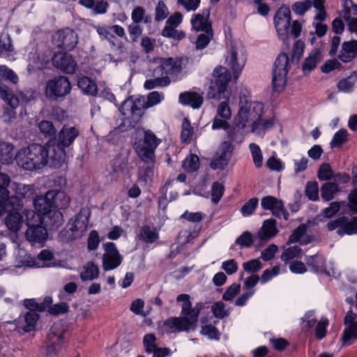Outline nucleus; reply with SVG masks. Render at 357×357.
Here are the masks:
<instances>
[{"label": "nucleus", "mask_w": 357, "mask_h": 357, "mask_svg": "<svg viewBox=\"0 0 357 357\" xmlns=\"http://www.w3.org/2000/svg\"><path fill=\"white\" fill-rule=\"evenodd\" d=\"M17 165L22 169L35 172L43 169L47 164L53 167H59L66 162V153L59 147H51V143L45 146L32 144L20 149L15 158Z\"/></svg>", "instance_id": "nucleus-1"}, {"label": "nucleus", "mask_w": 357, "mask_h": 357, "mask_svg": "<svg viewBox=\"0 0 357 357\" xmlns=\"http://www.w3.org/2000/svg\"><path fill=\"white\" fill-rule=\"evenodd\" d=\"M69 202L70 198L64 192L48 190L45 195L33 198L35 211L25 210L24 214L26 218H32L35 222L38 223L42 220H46L52 225L60 224L63 221V215L59 209L66 208Z\"/></svg>", "instance_id": "nucleus-2"}, {"label": "nucleus", "mask_w": 357, "mask_h": 357, "mask_svg": "<svg viewBox=\"0 0 357 357\" xmlns=\"http://www.w3.org/2000/svg\"><path fill=\"white\" fill-rule=\"evenodd\" d=\"M263 113V103L252 101L249 96L241 94L238 109L233 119V127L228 131V137L233 142L241 144L246 135L247 128Z\"/></svg>", "instance_id": "nucleus-3"}, {"label": "nucleus", "mask_w": 357, "mask_h": 357, "mask_svg": "<svg viewBox=\"0 0 357 357\" xmlns=\"http://www.w3.org/2000/svg\"><path fill=\"white\" fill-rule=\"evenodd\" d=\"M176 301L181 303L183 317H170L163 323L167 333L188 331L193 328L204 305L202 303H197L192 307L190 296L187 294H179Z\"/></svg>", "instance_id": "nucleus-4"}, {"label": "nucleus", "mask_w": 357, "mask_h": 357, "mask_svg": "<svg viewBox=\"0 0 357 357\" xmlns=\"http://www.w3.org/2000/svg\"><path fill=\"white\" fill-rule=\"evenodd\" d=\"M342 213L344 215H350L357 213V189L351 192L349 195V202L347 205L342 204ZM338 227L337 233L340 236L344 234L352 235L357 234V218L354 217L350 221H347L344 216L337 218L335 220H331L327 224V228L329 231H333Z\"/></svg>", "instance_id": "nucleus-5"}, {"label": "nucleus", "mask_w": 357, "mask_h": 357, "mask_svg": "<svg viewBox=\"0 0 357 357\" xmlns=\"http://www.w3.org/2000/svg\"><path fill=\"white\" fill-rule=\"evenodd\" d=\"M290 9L284 6H281L274 16V26L280 40L287 41L291 35L296 38L302 31V24L298 20L293 21L291 24Z\"/></svg>", "instance_id": "nucleus-6"}, {"label": "nucleus", "mask_w": 357, "mask_h": 357, "mask_svg": "<svg viewBox=\"0 0 357 357\" xmlns=\"http://www.w3.org/2000/svg\"><path fill=\"white\" fill-rule=\"evenodd\" d=\"M10 81L13 84H16L18 82V77L10 69L5 66H0V96L4 100L12 109H6L1 116V119L5 122H10L15 118V113L13 109L17 107L19 105V100L17 97L14 96L8 88L5 86L3 81Z\"/></svg>", "instance_id": "nucleus-7"}, {"label": "nucleus", "mask_w": 357, "mask_h": 357, "mask_svg": "<svg viewBox=\"0 0 357 357\" xmlns=\"http://www.w3.org/2000/svg\"><path fill=\"white\" fill-rule=\"evenodd\" d=\"M137 134L142 136V139L134 143V148L137 155L145 163L155 164V151L162 142L161 139L150 130H138Z\"/></svg>", "instance_id": "nucleus-8"}, {"label": "nucleus", "mask_w": 357, "mask_h": 357, "mask_svg": "<svg viewBox=\"0 0 357 357\" xmlns=\"http://www.w3.org/2000/svg\"><path fill=\"white\" fill-rule=\"evenodd\" d=\"M155 66L153 70V75L161 77L167 85L171 80H176L181 70V61L173 58H158L155 59Z\"/></svg>", "instance_id": "nucleus-9"}, {"label": "nucleus", "mask_w": 357, "mask_h": 357, "mask_svg": "<svg viewBox=\"0 0 357 357\" xmlns=\"http://www.w3.org/2000/svg\"><path fill=\"white\" fill-rule=\"evenodd\" d=\"M230 78V74L225 67L219 66L215 68L213 70L212 80L207 92L208 98L218 100L222 98L225 96Z\"/></svg>", "instance_id": "nucleus-10"}, {"label": "nucleus", "mask_w": 357, "mask_h": 357, "mask_svg": "<svg viewBox=\"0 0 357 357\" xmlns=\"http://www.w3.org/2000/svg\"><path fill=\"white\" fill-rule=\"evenodd\" d=\"M289 67L288 55L285 53L278 54L272 71V84L275 92L280 93L285 89Z\"/></svg>", "instance_id": "nucleus-11"}, {"label": "nucleus", "mask_w": 357, "mask_h": 357, "mask_svg": "<svg viewBox=\"0 0 357 357\" xmlns=\"http://www.w3.org/2000/svg\"><path fill=\"white\" fill-rule=\"evenodd\" d=\"M89 217V211L86 208H82L75 218L70 219L66 227V235L68 239H77L84 236L87 229Z\"/></svg>", "instance_id": "nucleus-12"}, {"label": "nucleus", "mask_w": 357, "mask_h": 357, "mask_svg": "<svg viewBox=\"0 0 357 357\" xmlns=\"http://www.w3.org/2000/svg\"><path fill=\"white\" fill-rule=\"evenodd\" d=\"M70 91L71 84L69 79L65 76H58L47 82L45 95L48 99L57 100L69 94Z\"/></svg>", "instance_id": "nucleus-13"}, {"label": "nucleus", "mask_w": 357, "mask_h": 357, "mask_svg": "<svg viewBox=\"0 0 357 357\" xmlns=\"http://www.w3.org/2000/svg\"><path fill=\"white\" fill-rule=\"evenodd\" d=\"M10 189L15 192V195L7 197L5 204H7V209L21 210L23 203L22 199L26 196L33 195L34 187L33 185H24L15 182L10 184Z\"/></svg>", "instance_id": "nucleus-14"}, {"label": "nucleus", "mask_w": 357, "mask_h": 357, "mask_svg": "<svg viewBox=\"0 0 357 357\" xmlns=\"http://www.w3.org/2000/svg\"><path fill=\"white\" fill-rule=\"evenodd\" d=\"M231 116L232 112L229 100L222 101L217 106L216 116L212 121L211 129L213 130L222 129L228 134V131L232 128L229 122Z\"/></svg>", "instance_id": "nucleus-15"}, {"label": "nucleus", "mask_w": 357, "mask_h": 357, "mask_svg": "<svg viewBox=\"0 0 357 357\" xmlns=\"http://www.w3.org/2000/svg\"><path fill=\"white\" fill-rule=\"evenodd\" d=\"M245 62L246 56L244 49L240 45L232 46L227 54L226 63L235 77L241 73Z\"/></svg>", "instance_id": "nucleus-16"}, {"label": "nucleus", "mask_w": 357, "mask_h": 357, "mask_svg": "<svg viewBox=\"0 0 357 357\" xmlns=\"http://www.w3.org/2000/svg\"><path fill=\"white\" fill-rule=\"evenodd\" d=\"M25 221L28 226V229L26 232V239L33 243H43L47 238V229L43 226V223L49 224L50 222L46 220H42L40 222H35L32 218L25 217Z\"/></svg>", "instance_id": "nucleus-17"}, {"label": "nucleus", "mask_w": 357, "mask_h": 357, "mask_svg": "<svg viewBox=\"0 0 357 357\" xmlns=\"http://www.w3.org/2000/svg\"><path fill=\"white\" fill-rule=\"evenodd\" d=\"M145 109H147L145 98L134 96L123 101L119 111L124 116L130 114L132 118H138L142 115Z\"/></svg>", "instance_id": "nucleus-18"}, {"label": "nucleus", "mask_w": 357, "mask_h": 357, "mask_svg": "<svg viewBox=\"0 0 357 357\" xmlns=\"http://www.w3.org/2000/svg\"><path fill=\"white\" fill-rule=\"evenodd\" d=\"M52 42L58 48L70 51L77 45L78 37L75 31L66 29L56 32L53 35Z\"/></svg>", "instance_id": "nucleus-19"}, {"label": "nucleus", "mask_w": 357, "mask_h": 357, "mask_svg": "<svg viewBox=\"0 0 357 357\" xmlns=\"http://www.w3.org/2000/svg\"><path fill=\"white\" fill-rule=\"evenodd\" d=\"M79 130L74 126H64L57 135V143L54 140H50L51 147H59L65 153V149L69 147L79 136Z\"/></svg>", "instance_id": "nucleus-20"}, {"label": "nucleus", "mask_w": 357, "mask_h": 357, "mask_svg": "<svg viewBox=\"0 0 357 357\" xmlns=\"http://www.w3.org/2000/svg\"><path fill=\"white\" fill-rule=\"evenodd\" d=\"M105 253L102 256V267L106 271L117 268L121 263L122 257L114 243H107L104 245Z\"/></svg>", "instance_id": "nucleus-21"}, {"label": "nucleus", "mask_w": 357, "mask_h": 357, "mask_svg": "<svg viewBox=\"0 0 357 357\" xmlns=\"http://www.w3.org/2000/svg\"><path fill=\"white\" fill-rule=\"evenodd\" d=\"M60 329H61L60 324H54L51 328L47 343V356L48 357L55 356L61 349L63 331L59 332Z\"/></svg>", "instance_id": "nucleus-22"}, {"label": "nucleus", "mask_w": 357, "mask_h": 357, "mask_svg": "<svg viewBox=\"0 0 357 357\" xmlns=\"http://www.w3.org/2000/svg\"><path fill=\"white\" fill-rule=\"evenodd\" d=\"M232 146L228 142H222L219 146L211 166L213 169H223L230 160L232 153Z\"/></svg>", "instance_id": "nucleus-23"}, {"label": "nucleus", "mask_w": 357, "mask_h": 357, "mask_svg": "<svg viewBox=\"0 0 357 357\" xmlns=\"http://www.w3.org/2000/svg\"><path fill=\"white\" fill-rule=\"evenodd\" d=\"M52 63L56 68L69 74L75 72L77 66L72 56L63 52L54 54L52 58Z\"/></svg>", "instance_id": "nucleus-24"}, {"label": "nucleus", "mask_w": 357, "mask_h": 357, "mask_svg": "<svg viewBox=\"0 0 357 357\" xmlns=\"http://www.w3.org/2000/svg\"><path fill=\"white\" fill-rule=\"evenodd\" d=\"M273 118H263L262 115H259L258 118L250 125L247 128L246 135L248 133H254L257 136H263L266 132L271 129L274 125Z\"/></svg>", "instance_id": "nucleus-25"}, {"label": "nucleus", "mask_w": 357, "mask_h": 357, "mask_svg": "<svg viewBox=\"0 0 357 357\" xmlns=\"http://www.w3.org/2000/svg\"><path fill=\"white\" fill-rule=\"evenodd\" d=\"M2 206L3 208V211L1 215L5 212L8 213V215L4 220L6 226L10 231L14 233L17 232L23 225L22 216L19 213L20 210H14L10 208V210H8L6 208L7 204L5 203L2 204Z\"/></svg>", "instance_id": "nucleus-26"}, {"label": "nucleus", "mask_w": 357, "mask_h": 357, "mask_svg": "<svg viewBox=\"0 0 357 357\" xmlns=\"http://www.w3.org/2000/svg\"><path fill=\"white\" fill-rule=\"evenodd\" d=\"M26 263L30 268H44L55 266L54 255L48 250H42L36 259L33 258V260L29 261Z\"/></svg>", "instance_id": "nucleus-27"}, {"label": "nucleus", "mask_w": 357, "mask_h": 357, "mask_svg": "<svg viewBox=\"0 0 357 357\" xmlns=\"http://www.w3.org/2000/svg\"><path fill=\"white\" fill-rule=\"evenodd\" d=\"M179 102L183 105H190L194 109H198L202 105L204 98L197 92L187 91L180 93Z\"/></svg>", "instance_id": "nucleus-28"}, {"label": "nucleus", "mask_w": 357, "mask_h": 357, "mask_svg": "<svg viewBox=\"0 0 357 357\" xmlns=\"http://www.w3.org/2000/svg\"><path fill=\"white\" fill-rule=\"evenodd\" d=\"M357 56V41L344 42L338 54V58L343 63H348Z\"/></svg>", "instance_id": "nucleus-29"}, {"label": "nucleus", "mask_w": 357, "mask_h": 357, "mask_svg": "<svg viewBox=\"0 0 357 357\" xmlns=\"http://www.w3.org/2000/svg\"><path fill=\"white\" fill-rule=\"evenodd\" d=\"M278 230L274 220L268 219L264 221L263 225L257 233L261 241H266L277 235Z\"/></svg>", "instance_id": "nucleus-30"}, {"label": "nucleus", "mask_w": 357, "mask_h": 357, "mask_svg": "<svg viewBox=\"0 0 357 357\" xmlns=\"http://www.w3.org/2000/svg\"><path fill=\"white\" fill-rule=\"evenodd\" d=\"M306 264L310 266L312 271L314 272L324 273L328 276H335V273L333 270L332 272L327 271L324 268V259L321 255H313L307 257L305 259Z\"/></svg>", "instance_id": "nucleus-31"}, {"label": "nucleus", "mask_w": 357, "mask_h": 357, "mask_svg": "<svg viewBox=\"0 0 357 357\" xmlns=\"http://www.w3.org/2000/svg\"><path fill=\"white\" fill-rule=\"evenodd\" d=\"M322 56L320 50L315 49L312 50L304 60L302 65V70L305 75L311 73L321 60Z\"/></svg>", "instance_id": "nucleus-32"}, {"label": "nucleus", "mask_w": 357, "mask_h": 357, "mask_svg": "<svg viewBox=\"0 0 357 357\" xmlns=\"http://www.w3.org/2000/svg\"><path fill=\"white\" fill-rule=\"evenodd\" d=\"M209 13H197L191 19V24L192 29L197 31H206L212 30L211 24L208 23Z\"/></svg>", "instance_id": "nucleus-33"}, {"label": "nucleus", "mask_w": 357, "mask_h": 357, "mask_svg": "<svg viewBox=\"0 0 357 357\" xmlns=\"http://www.w3.org/2000/svg\"><path fill=\"white\" fill-rule=\"evenodd\" d=\"M79 3L95 14H104L108 8V3L105 0H79Z\"/></svg>", "instance_id": "nucleus-34"}, {"label": "nucleus", "mask_w": 357, "mask_h": 357, "mask_svg": "<svg viewBox=\"0 0 357 357\" xmlns=\"http://www.w3.org/2000/svg\"><path fill=\"white\" fill-rule=\"evenodd\" d=\"M261 205L263 208L271 210L273 215L280 217L282 202L276 198L267 196L261 199Z\"/></svg>", "instance_id": "nucleus-35"}, {"label": "nucleus", "mask_w": 357, "mask_h": 357, "mask_svg": "<svg viewBox=\"0 0 357 357\" xmlns=\"http://www.w3.org/2000/svg\"><path fill=\"white\" fill-rule=\"evenodd\" d=\"M357 82V70L353 71L348 77L340 80L337 84L339 91L349 93L352 92Z\"/></svg>", "instance_id": "nucleus-36"}, {"label": "nucleus", "mask_w": 357, "mask_h": 357, "mask_svg": "<svg viewBox=\"0 0 357 357\" xmlns=\"http://www.w3.org/2000/svg\"><path fill=\"white\" fill-rule=\"evenodd\" d=\"M39 318L38 312L34 310H29L26 314L19 317L20 321H24L25 324L22 326L25 332H30L35 329L36 324Z\"/></svg>", "instance_id": "nucleus-37"}, {"label": "nucleus", "mask_w": 357, "mask_h": 357, "mask_svg": "<svg viewBox=\"0 0 357 357\" xmlns=\"http://www.w3.org/2000/svg\"><path fill=\"white\" fill-rule=\"evenodd\" d=\"M77 86L86 95L94 96L97 93V85L88 77L83 76L78 79Z\"/></svg>", "instance_id": "nucleus-38"}, {"label": "nucleus", "mask_w": 357, "mask_h": 357, "mask_svg": "<svg viewBox=\"0 0 357 357\" xmlns=\"http://www.w3.org/2000/svg\"><path fill=\"white\" fill-rule=\"evenodd\" d=\"M354 339H357V321L344 328L341 337L342 346L351 344Z\"/></svg>", "instance_id": "nucleus-39"}, {"label": "nucleus", "mask_w": 357, "mask_h": 357, "mask_svg": "<svg viewBox=\"0 0 357 357\" xmlns=\"http://www.w3.org/2000/svg\"><path fill=\"white\" fill-rule=\"evenodd\" d=\"M99 275V268L97 265L93 262L86 263L84 267L83 271L80 273L81 280L84 281L93 280Z\"/></svg>", "instance_id": "nucleus-40"}, {"label": "nucleus", "mask_w": 357, "mask_h": 357, "mask_svg": "<svg viewBox=\"0 0 357 357\" xmlns=\"http://www.w3.org/2000/svg\"><path fill=\"white\" fill-rule=\"evenodd\" d=\"M15 260L17 262V264L15 266V268H30L26 264L27 261L33 260V257L28 255L26 252L21 248L19 245H17V248L15 250Z\"/></svg>", "instance_id": "nucleus-41"}, {"label": "nucleus", "mask_w": 357, "mask_h": 357, "mask_svg": "<svg viewBox=\"0 0 357 357\" xmlns=\"http://www.w3.org/2000/svg\"><path fill=\"white\" fill-rule=\"evenodd\" d=\"M339 190L337 184L332 182L325 183L321 188V198L325 201H330Z\"/></svg>", "instance_id": "nucleus-42"}, {"label": "nucleus", "mask_w": 357, "mask_h": 357, "mask_svg": "<svg viewBox=\"0 0 357 357\" xmlns=\"http://www.w3.org/2000/svg\"><path fill=\"white\" fill-rule=\"evenodd\" d=\"M140 240L145 243H153L158 238V234L154 229H151L149 227H143L140 228L138 234Z\"/></svg>", "instance_id": "nucleus-43"}, {"label": "nucleus", "mask_w": 357, "mask_h": 357, "mask_svg": "<svg viewBox=\"0 0 357 357\" xmlns=\"http://www.w3.org/2000/svg\"><path fill=\"white\" fill-rule=\"evenodd\" d=\"M13 149L11 144L0 143V162L3 164H10L13 162Z\"/></svg>", "instance_id": "nucleus-44"}, {"label": "nucleus", "mask_w": 357, "mask_h": 357, "mask_svg": "<svg viewBox=\"0 0 357 357\" xmlns=\"http://www.w3.org/2000/svg\"><path fill=\"white\" fill-rule=\"evenodd\" d=\"M249 149L252 155L253 162L257 168H259L263 165V155L260 147L255 143L249 144Z\"/></svg>", "instance_id": "nucleus-45"}, {"label": "nucleus", "mask_w": 357, "mask_h": 357, "mask_svg": "<svg viewBox=\"0 0 357 357\" xmlns=\"http://www.w3.org/2000/svg\"><path fill=\"white\" fill-rule=\"evenodd\" d=\"M199 167V158L197 155L191 154L183 162V168L188 172L197 171Z\"/></svg>", "instance_id": "nucleus-46"}, {"label": "nucleus", "mask_w": 357, "mask_h": 357, "mask_svg": "<svg viewBox=\"0 0 357 357\" xmlns=\"http://www.w3.org/2000/svg\"><path fill=\"white\" fill-rule=\"evenodd\" d=\"M348 140V132L345 129H340L336 132L330 143L331 148L341 146Z\"/></svg>", "instance_id": "nucleus-47"}, {"label": "nucleus", "mask_w": 357, "mask_h": 357, "mask_svg": "<svg viewBox=\"0 0 357 357\" xmlns=\"http://www.w3.org/2000/svg\"><path fill=\"white\" fill-rule=\"evenodd\" d=\"M148 167L140 169L138 175V181L140 183H148L152 181L153 177L154 164L147 163Z\"/></svg>", "instance_id": "nucleus-48"}, {"label": "nucleus", "mask_w": 357, "mask_h": 357, "mask_svg": "<svg viewBox=\"0 0 357 357\" xmlns=\"http://www.w3.org/2000/svg\"><path fill=\"white\" fill-rule=\"evenodd\" d=\"M312 6V0L296 1L291 6L292 10L298 15H303Z\"/></svg>", "instance_id": "nucleus-49"}, {"label": "nucleus", "mask_w": 357, "mask_h": 357, "mask_svg": "<svg viewBox=\"0 0 357 357\" xmlns=\"http://www.w3.org/2000/svg\"><path fill=\"white\" fill-rule=\"evenodd\" d=\"M211 312L218 319H223L229 314V310L225 308V304L222 301L215 303L211 306Z\"/></svg>", "instance_id": "nucleus-50"}, {"label": "nucleus", "mask_w": 357, "mask_h": 357, "mask_svg": "<svg viewBox=\"0 0 357 357\" xmlns=\"http://www.w3.org/2000/svg\"><path fill=\"white\" fill-rule=\"evenodd\" d=\"M114 171L115 172L129 173L130 167L128 159L123 156H119L114 161Z\"/></svg>", "instance_id": "nucleus-51"}, {"label": "nucleus", "mask_w": 357, "mask_h": 357, "mask_svg": "<svg viewBox=\"0 0 357 357\" xmlns=\"http://www.w3.org/2000/svg\"><path fill=\"white\" fill-rule=\"evenodd\" d=\"M38 128L45 137H51L55 135L56 129L51 121H42L38 124Z\"/></svg>", "instance_id": "nucleus-52"}, {"label": "nucleus", "mask_w": 357, "mask_h": 357, "mask_svg": "<svg viewBox=\"0 0 357 357\" xmlns=\"http://www.w3.org/2000/svg\"><path fill=\"white\" fill-rule=\"evenodd\" d=\"M302 251L297 245L290 247L287 249L282 255L281 259L284 261H287L295 258H301Z\"/></svg>", "instance_id": "nucleus-53"}, {"label": "nucleus", "mask_w": 357, "mask_h": 357, "mask_svg": "<svg viewBox=\"0 0 357 357\" xmlns=\"http://www.w3.org/2000/svg\"><path fill=\"white\" fill-rule=\"evenodd\" d=\"M225 188L222 183L215 182L211 187V201L217 204L221 199L224 194Z\"/></svg>", "instance_id": "nucleus-54"}, {"label": "nucleus", "mask_w": 357, "mask_h": 357, "mask_svg": "<svg viewBox=\"0 0 357 357\" xmlns=\"http://www.w3.org/2000/svg\"><path fill=\"white\" fill-rule=\"evenodd\" d=\"M342 15L344 18H348L351 14L357 15V5H355L351 0H342Z\"/></svg>", "instance_id": "nucleus-55"}, {"label": "nucleus", "mask_w": 357, "mask_h": 357, "mask_svg": "<svg viewBox=\"0 0 357 357\" xmlns=\"http://www.w3.org/2000/svg\"><path fill=\"white\" fill-rule=\"evenodd\" d=\"M213 37L212 30H208L200 33L196 41V47L199 50L205 48Z\"/></svg>", "instance_id": "nucleus-56"}, {"label": "nucleus", "mask_w": 357, "mask_h": 357, "mask_svg": "<svg viewBox=\"0 0 357 357\" xmlns=\"http://www.w3.org/2000/svg\"><path fill=\"white\" fill-rule=\"evenodd\" d=\"M258 206V199L252 198L245 202L241 208V214L243 217L250 216L255 211Z\"/></svg>", "instance_id": "nucleus-57"}, {"label": "nucleus", "mask_w": 357, "mask_h": 357, "mask_svg": "<svg viewBox=\"0 0 357 357\" xmlns=\"http://www.w3.org/2000/svg\"><path fill=\"white\" fill-rule=\"evenodd\" d=\"M192 135L193 130L190 121L187 119H184L182 123V130L181 134V141L183 142H189L192 139Z\"/></svg>", "instance_id": "nucleus-58"}, {"label": "nucleus", "mask_w": 357, "mask_h": 357, "mask_svg": "<svg viewBox=\"0 0 357 357\" xmlns=\"http://www.w3.org/2000/svg\"><path fill=\"white\" fill-rule=\"evenodd\" d=\"M169 15V10L162 1H159L155 9V19L157 21L165 20Z\"/></svg>", "instance_id": "nucleus-59"}, {"label": "nucleus", "mask_w": 357, "mask_h": 357, "mask_svg": "<svg viewBox=\"0 0 357 357\" xmlns=\"http://www.w3.org/2000/svg\"><path fill=\"white\" fill-rule=\"evenodd\" d=\"M176 27L165 26L162 30V36L174 39L181 40L184 38L185 34L183 31L175 29Z\"/></svg>", "instance_id": "nucleus-60"}, {"label": "nucleus", "mask_w": 357, "mask_h": 357, "mask_svg": "<svg viewBox=\"0 0 357 357\" xmlns=\"http://www.w3.org/2000/svg\"><path fill=\"white\" fill-rule=\"evenodd\" d=\"M261 267L262 264L259 259H252L243 264L244 271L250 273L258 272Z\"/></svg>", "instance_id": "nucleus-61"}, {"label": "nucleus", "mask_w": 357, "mask_h": 357, "mask_svg": "<svg viewBox=\"0 0 357 357\" xmlns=\"http://www.w3.org/2000/svg\"><path fill=\"white\" fill-rule=\"evenodd\" d=\"M333 172L328 164H323L318 171V178L321 181H327L333 178Z\"/></svg>", "instance_id": "nucleus-62"}, {"label": "nucleus", "mask_w": 357, "mask_h": 357, "mask_svg": "<svg viewBox=\"0 0 357 357\" xmlns=\"http://www.w3.org/2000/svg\"><path fill=\"white\" fill-rule=\"evenodd\" d=\"M164 99V95L162 93L158 91L151 92L147 96V100H146V107H151L156 105L162 102Z\"/></svg>", "instance_id": "nucleus-63"}, {"label": "nucleus", "mask_w": 357, "mask_h": 357, "mask_svg": "<svg viewBox=\"0 0 357 357\" xmlns=\"http://www.w3.org/2000/svg\"><path fill=\"white\" fill-rule=\"evenodd\" d=\"M319 186L317 182H308L305 188V195L312 201L318 199Z\"/></svg>", "instance_id": "nucleus-64"}]
</instances>
